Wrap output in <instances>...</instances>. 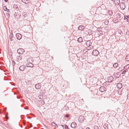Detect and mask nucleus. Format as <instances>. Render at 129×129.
<instances>
[{
    "instance_id": "nucleus-28",
    "label": "nucleus",
    "mask_w": 129,
    "mask_h": 129,
    "mask_svg": "<svg viewBox=\"0 0 129 129\" xmlns=\"http://www.w3.org/2000/svg\"><path fill=\"white\" fill-rule=\"evenodd\" d=\"M4 8V10L5 11H6L8 12H9V10L8 9L6 6H5Z\"/></svg>"
},
{
    "instance_id": "nucleus-12",
    "label": "nucleus",
    "mask_w": 129,
    "mask_h": 129,
    "mask_svg": "<svg viewBox=\"0 0 129 129\" xmlns=\"http://www.w3.org/2000/svg\"><path fill=\"white\" fill-rule=\"evenodd\" d=\"M114 4L116 6L118 5L120 3L119 0H114Z\"/></svg>"
},
{
    "instance_id": "nucleus-51",
    "label": "nucleus",
    "mask_w": 129,
    "mask_h": 129,
    "mask_svg": "<svg viewBox=\"0 0 129 129\" xmlns=\"http://www.w3.org/2000/svg\"><path fill=\"white\" fill-rule=\"evenodd\" d=\"M30 127H32L33 126V125H32V124H31V123H30Z\"/></svg>"
},
{
    "instance_id": "nucleus-50",
    "label": "nucleus",
    "mask_w": 129,
    "mask_h": 129,
    "mask_svg": "<svg viewBox=\"0 0 129 129\" xmlns=\"http://www.w3.org/2000/svg\"><path fill=\"white\" fill-rule=\"evenodd\" d=\"M114 21H116L115 22H118V20L117 19H116V20H114Z\"/></svg>"
},
{
    "instance_id": "nucleus-38",
    "label": "nucleus",
    "mask_w": 129,
    "mask_h": 129,
    "mask_svg": "<svg viewBox=\"0 0 129 129\" xmlns=\"http://www.w3.org/2000/svg\"><path fill=\"white\" fill-rule=\"evenodd\" d=\"M42 104H45L44 101L43 100H40Z\"/></svg>"
},
{
    "instance_id": "nucleus-39",
    "label": "nucleus",
    "mask_w": 129,
    "mask_h": 129,
    "mask_svg": "<svg viewBox=\"0 0 129 129\" xmlns=\"http://www.w3.org/2000/svg\"><path fill=\"white\" fill-rule=\"evenodd\" d=\"M23 15L24 16V17H26L27 15V14L26 13H23Z\"/></svg>"
},
{
    "instance_id": "nucleus-54",
    "label": "nucleus",
    "mask_w": 129,
    "mask_h": 129,
    "mask_svg": "<svg viewBox=\"0 0 129 129\" xmlns=\"http://www.w3.org/2000/svg\"><path fill=\"white\" fill-rule=\"evenodd\" d=\"M126 17H127V18H129V15L127 16H126Z\"/></svg>"
},
{
    "instance_id": "nucleus-43",
    "label": "nucleus",
    "mask_w": 129,
    "mask_h": 129,
    "mask_svg": "<svg viewBox=\"0 0 129 129\" xmlns=\"http://www.w3.org/2000/svg\"><path fill=\"white\" fill-rule=\"evenodd\" d=\"M15 64V62L14 60H12V64L13 66H14Z\"/></svg>"
},
{
    "instance_id": "nucleus-14",
    "label": "nucleus",
    "mask_w": 129,
    "mask_h": 129,
    "mask_svg": "<svg viewBox=\"0 0 129 129\" xmlns=\"http://www.w3.org/2000/svg\"><path fill=\"white\" fill-rule=\"evenodd\" d=\"M117 87L118 88L120 89L122 87V84L120 83H118L117 85Z\"/></svg>"
},
{
    "instance_id": "nucleus-19",
    "label": "nucleus",
    "mask_w": 129,
    "mask_h": 129,
    "mask_svg": "<svg viewBox=\"0 0 129 129\" xmlns=\"http://www.w3.org/2000/svg\"><path fill=\"white\" fill-rule=\"evenodd\" d=\"M21 1L25 4H27L30 3V0H21Z\"/></svg>"
},
{
    "instance_id": "nucleus-11",
    "label": "nucleus",
    "mask_w": 129,
    "mask_h": 129,
    "mask_svg": "<svg viewBox=\"0 0 129 129\" xmlns=\"http://www.w3.org/2000/svg\"><path fill=\"white\" fill-rule=\"evenodd\" d=\"M119 73H120L119 72H117V73H114L113 74V76L115 77H116V78H118L120 76Z\"/></svg>"
},
{
    "instance_id": "nucleus-20",
    "label": "nucleus",
    "mask_w": 129,
    "mask_h": 129,
    "mask_svg": "<svg viewBox=\"0 0 129 129\" xmlns=\"http://www.w3.org/2000/svg\"><path fill=\"white\" fill-rule=\"evenodd\" d=\"M84 27L83 25L79 26L78 27V29L79 30H82L84 29Z\"/></svg>"
},
{
    "instance_id": "nucleus-10",
    "label": "nucleus",
    "mask_w": 129,
    "mask_h": 129,
    "mask_svg": "<svg viewBox=\"0 0 129 129\" xmlns=\"http://www.w3.org/2000/svg\"><path fill=\"white\" fill-rule=\"evenodd\" d=\"M77 125V124L75 122H72L71 124V127L73 128H75L76 127Z\"/></svg>"
},
{
    "instance_id": "nucleus-46",
    "label": "nucleus",
    "mask_w": 129,
    "mask_h": 129,
    "mask_svg": "<svg viewBox=\"0 0 129 129\" xmlns=\"http://www.w3.org/2000/svg\"><path fill=\"white\" fill-rule=\"evenodd\" d=\"M7 17L9 18L10 17V14L9 13H7Z\"/></svg>"
},
{
    "instance_id": "nucleus-47",
    "label": "nucleus",
    "mask_w": 129,
    "mask_h": 129,
    "mask_svg": "<svg viewBox=\"0 0 129 129\" xmlns=\"http://www.w3.org/2000/svg\"><path fill=\"white\" fill-rule=\"evenodd\" d=\"M126 35H127V36L129 35V31H128L126 32Z\"/></svg>"
},
{
    "instance_id": "nucleus-18",
    "label": "nucleus",
    "mask_w": 129,
    "mask_h": 129,
    "mask_svg": "<svg viewBox=\"0 0 129 129\" xmlns=\"http://www.w3.org/2000/svg\"><path fill=\"white\" fill-rule=\"evenodd\" d=\"M97 30L98 31H96V32L98 35L100 36H101L103 34V32L102 30H98V29Z\"/></svg>"
},
{
    "instance_id": "nucleus-29",
    "label": "nucleus",
    "mask_w": 129,
    "mask_h": 129,
    "mask_svg": "<svg viewBox=\"0 0 129 129\" xmlns=\"http://www.w3.org/2000/svg\"><path fill=\"white\" fill-rule=\"evenodd\" d=\"M13 33H12L10 38V40L11 41H12L13 40L12 38H13Z\"/></svg>"
},
{
    "instance_id": "nucleus-8",
    "label": "nucleus",
    "mask_w": 129,
    "mask_h": 129,
    "mask_svg": "<svg viewBox=\"0 0 129 129\" xmlns=\"http://www.w3.org/2000/svg\"><path fill=\"white\" fill-rule=\"evenodd\" d=\"M99 53V51L97 50H93L92 52V54L94 56H97L98 55Z\"/></svg>"
},
{
    "instance_id": "nucleus-4",
    "label": "nucleus",
    "mask_w": 129,
    "mask_h": 129,
    "mask_svg": "<svg viewBox=\"0 0 129 129\" xmlns=\"http://www.w3.org/2000/svg\"><path fill=\"white\" fill-rule=\"evenodd\" d=\"M119 6L120 8L122 10H124L125 8V5L124 3H122L120 4Z\"/></svg>"
},
{
    "instance_id": "nucleus-40",
    "label": "nucleus",
    "mask_w": 129,
    "mask_h": 129,
    "mask_svg": "<svg viewBox=\"0 0 129 129\" xmlns=\"http://www.w3.org/2000/svg\"><path fill=\"white\" fill-rule=\"evenodd\" d=\"M118 93L119 94H121V92L119 90H117Z\"/></svg>"
},
{
    "instance_id": "nucleus-17",
    "label": "nucleus",
    "mask_w": 129,
    "mask_h": 129,
    "mask_svg": "<svg viewBox=\"0 0 129 129\" xmlns=\"http://www.w3.org/2000/svg\"><path fill=\"white\" fill-rule=\"evenodd\" d=\"M61 125L63 127V129H69L68 126L66 124H64V125L61 124Z\"/></svg>"
},
{
    "instance_id": "nucleus-31",
    "label": "nucleus",
    "mask_w": 129,
    "mask_h": 129,
    "mask_svg": "<svg viewBox=\"0 0 129 129\" xmlns=\"http://www.w3.org/2000/svg\"><path fill=\"white\" fill-rule=\"evenodd\" d=\"M104 23L105 25H108L109 23V21L108 20H106L104 21Z\"/></svg>"
},
{
    "instance_id": "nucleus-49",
    "label": "nucleus",
    "mask_w": 129,
    "mask_h": 129,
    "mask_svg": "<svg viewBox=\"0 0 129 129\" xmlns=\"http://www.w3.org/2000/svg\"><path fill=\"white\" fill-rule=\"evenodd\" d=\"M127 99H129V94H128L127 95Z\"/></svg>"
},
{
    "instance_id": "nucleus-34",
    "label": "nucleus",
    "mask_w": 129,
    "mask_h": 129,
    "mask_svg": "<svg viewBox=\"0 0 129 129\" xmlns=\"http://www.w3.org/2000/svg\"><path fill=\"white\" fill-rule=\"evenodd\" d=\"M118 66V64L117 63H115L113 65V66L114 68H117Z\"/></svg>"
},
{
    "instance_id": "nucleus-6",
    "label": "nucleus",
    "mask_w": 129,
    "mask_h": 129,
    "mask_svg": "<svg viewBox=\"0 0 129 129\" xmlns=\"http://www.w3.org/2000/svg\"><path fill=\"white\" fill-rule=\"evenodd\" d=\"M14 16L16 18L19 19L20 18V17L21 14L18 12H15V13L14 14Z\"/></svg>"
},
{
    "instance_id": "nucleus-33",
    "label": "nucleus",
    "mask_w": 129,
    "mask_h": 129,
    "mask_svg": "<svg viewBox=\"0 0 129 129\" xmlns=\"http://www.w3.org/2000/svg\"><path fill=\"white\" fill-rule=\"evenodd\" d=\"M63 109L64 110H69V108L67 106H65L63 108Z\"/></svg>"
},
{
    "instance_id": "nucleus-41",
    "label": "nucleus",
    "mask_w": 129,
    "mask_h": 129,
    "mask_svg": "<svg viewBox=\"0 0 129 129\" xmlns=\"http://www.w3.org/2000/svg\"><path fill=\"white\" fill-rule=\"evenodd\" d=\"M70 115L69 114H66L65 116L67 118H68L70 116Z\"/></svg>"
},
{
    "instance_id": "nucleus-55",
    "label": "nucleus",
    "mask_w": 129,
    "mask_h": 129,
    "mask_svg": "<svg viewBox=\"0 0 129 129\" xmlns=\"http://www.w3.org/2000/svg\"><path fill=\"white\" fill-rule=\"evenodd\" d=\"M6 119H9V117L8 116L6 117Z\"/></svg>"
},
{
    "instance_id": "nucleus-1",
    "label": "nucleus",
    "mask_w": 129,
    "mask_h": 129,
    "mask_svg": "<svg viewBox=\"0 0 129 129\" xmlns=\"http://www.w3.org/2000/svg\"><path fill=\"white\" fill-rule=\"evenodd\" d=\"M32 58H28L27 60V61L29 62V63L27 64V67H30L31 68L34 67V65L32 63V62H33V60H32Z\"/></svg>"
},
{
    "instance_id": "nucleus-25",
    "label": "nucleus",
    "mask_w": 129,
    "mask_h": 129,
    "mask_svg": "<svg viewBox=\"0 0 129 129\" xmlns=\"http://www.w3.org/2000/svg\"><path fill=\"white\" fill-rule=\"evenodd\" d=\"M17 60H18L19 61L20 60H21L22 59V55H20L18 56V57H17Z\"/></svg>"
},
{
    "instance_id": "nucleus-27",
    "label": "nucleus",
    "mask_w": 129,
    "mask_h": 129,
    "mask_svg": "<svg viewBox=\"0 0 129 129\" xmlns=\"http://www.w3.org/2000/svg\"><path fill=\"white\" fill-rule=\"evenodd\" d=\"M51 125L53 126H54L56 127H57L58 126L54 122H52L51 123Z\"/></svg>"
},
{
    "instance_id": "nucleus-32",
    "label": "nucleus",
    "mask_w": 129,
    "mask_h": 129,
    "mask_svg": "<svg viewBox=\"0 0 129 129\" xmlns=\"http://www.w3.org/2000/svg\"><path fill=\"white\" fill-rule=\"evenodd\" d=\"M116 16L117 18H119L121 17V15L120 13H118L116 14Z\"/></svg>"
},
{
    "instance_id": "nucleus-30",
    "label": "nucleus",
    "mask_w": 129,
    "mask_h": 129,
    "mask_svg": "<svg viewBox=\"0 0 129 129\" xmlns=\"http://www.w3.org/2000/svg\"><path fill=\"white\" fill-rule=\"evenodd\" d=\"M125 59L126 61H129V55H127Z\"/></svg>"
},
{
    "instance_id": "nucleus-9",
    "label": "nucleus",
    "mask_w": 129,
    "mask_h": 129,
    "mask_svg": "<svg viewBox=\"0 0 129 129\" xmlns=\"http://www.w3.org/2000/svg\"><path fill=\"white\" fill-rule=\"evenodd\" d=\"M84 119V116H80L79 117V118L78 119L79 122H83Z\"/></svg>"
},
{
    "instance_id": "nucleus-24",
    "label": "nucleus",
    "mask_w": 129,
    "mask_h": 129,
    "mask_svg": "<svg viewBox=\"0 0 129 129\" xmlns=\"http://www.w3.org/2000/svg\"><path fill=\"white\" fill-rule=\"evenodd\" d=\"M87 49L88 50H90L92 49L93 47V46L91 45V44L87 46Z\"/></svg>"
},
{
    "instance_id": "nucleus-52",
    "label": "nucleus",
    "mask_w": 129,
    "mask_h": 129,
    "mask_svg": "<svg viewBox=\"0 0 129 129\" xmlns=\"http://www.w3.org/2000/svg\"><path fill=\"white\" fill-rule=\"evenodd\" d=\"M8 0H4L5 2H7L8 1Z\"/></svg>"
},
{
    "instance_id": "nucleus-48",
    "label": "nucleus",
    "mask_w": 129,
    "mask_h": 129,
    "mask_svg": "<svg viewBox=\"0 0 129 129\" xmlns=\"http://www.w3.org/2000/svg\"><path fill=\"white\" fill-rule=\"evenodd\" d=\"M104 84L105 83V85H108L109 84V82H106L105 83H104Z\"/></svg>"
},
{
    "instance_id": "nucleus-16",
    "label": "nucleus",
    "mask_w": 129,
    "mask_h": 129,
    "mask_svg": "<svg viewBox=\"0 0 129 129\" xmlns=\"http://www.w3.org/2000/svg\"><path fill=\"white\" fill-rule=\"evenodd\" d=\"M91 81H92V84H94L96 82H97L96 79L95 78H92L91 79Z\"/></svg>"
},
{
    "instance_id": "nucleus-35",
    "label": "nucleus",
    "mask_w": 129,
    "mask_h": 129,
    "mask_svg": "<svg viewBox=\"0 0 129 129\" xmlns=\"http://www.w3.org/2000/svg\"><path fill=\"white\" fill-rule=\"evenodd\" d=\"M13 8L14 9H18V6L16 4H14L13 6Z\"/></svg>"
},
{
    "instance_id": "nucleus-21",
    "label": "nucleus",
    "mask_w": 129,
    "mask_h": 129,
    "mask_svg": "<svg viewBox=\"0 0 129 129\" xmlns=\"http://www.w3.org/2000/svg\"><path fill=\"white\" fill-rule=\"evenodd\" d=\"M86 45L87 46L91 44L90 40L87 41L86 43Z\"/></svg>"
},
{
    "instance_id": "nucleus-7",
    "label": "nucleus",
    "mask_w": 129,
    "mask_h": 129,
    "mask_svg": "<svg viewBox=\"0 0 129 129\" xmlns=\"http://www.w3.org/2000/svg\"><path fill=\"white\" fill-rule=\"evenodd\" d=\"M106 90V88L104 86H101L99 88V90L101 92H104Z\"/></svg>"
},
{
    "instance_id": "nucleus-44",
    "label": "nucleus",
    "mask_w": 129,
    "mask_h": 129,
    "mask_svg": "<svg viewBox=\"0 0 129 129\" xmlns=\"http://www.w3.org/2000/svg\"><path fill=\"white\" fill-rule=\"evenodd\" d=\"M118 31L119 33L120 34H121V33H122V31L120 29H118Z\"/></svg>"
},
{
    "instance_id": "nucleus-26",
    "label": "nucleus",
    "mask_w": 129,
    "mask_h": 129,
    "mask_svg": "<svg viewBox=\"0 0 129 129\" xmlns=\"http://www.w3.org/2000/svg\"><path fill=\"white\" fill-rule=\"evenodd\" d=\"M108 125L105 124L103 125V127L105 129H109L108 127Z\"/></svg>"
},
{
    "instance_id": "nucleus-53",
    "label": "nucleus",
    "mask_w": 129,
    "mask_h": 129,
    "mask_svg": "<svg viewBox=\"0 0 129 129\" xmlns=\"http://www.w3.org/2000/svg\"><path fill=\"white\" fill-rule=\"evenodd\" d=\"M127 19L126 18V17H124V20H125V19Z\"/></svg>"
},
{
    "instance_id": "nucleus-42",
    "label": "nucleus",
    "mask_w": 129,
    "mask_h": 129,
    "mask_svg": "<svg viewBox=\"0 0 129 129\" xmlns=\"http://www.w3.org/2000/svg\"><path fill=\"white\" fill-rule=\"evenodd\" d=\"M94 129H99V128L97 126L95 125L94 126Z\"/></svg>"
},
{
    "instance_id": "nucleus-57",
    "label": "nucleus",
    "mask_w": 129,
    "mask_h": 129,
    "mask_svg": "<svg viewBox=\"0 0 129 129\" xmlns=\"http://www.w3.org/2000/svg\"><path fill=\"white\" fill-rule=\"evenodd\" d=\"M27 118H31V117H27Z\"/></svg>"
},
{
    "instance_id": "nucleus-58",
    "label": "nucleus",
    "mask_w": 129,
    "mask_h": 129,
    "mask_svg": "<svg viewBox=\"0 0 129 129\" xmlns=\"http://www.w3.org/2000/svg\"><path fill=\"white\" fill-rule=\"evenodd\" d=\"M17 98H18V96H17Z\"/></svg>"
},
{
    "instance_id": "nucleus-45",
    "label": "nucleus",
    "mask_w": 129,
    "mask_h": 129,
    "mask_svg": "<svg viewBox=\"0 0 129 129\" xmlns=\"http://www.w3.org/2000/svg\"><path fill=\"white\" fill-rule=\"evenodd\" d=\"M25 122H26V121L25 120H24L23 121V124H24V125H25L26 124L25 123Z\"/></svg>"
},
{
    "instance_id": "nucleus-2",
    "label": "nucleus",
    "mask_w": 129,
    "mask_h": 129,
    "mask_svg": "<svg viewBox=\"0 0 129 129\" xmlns=\"http://www.w3.org/2000/svg\"><path fill=\"white\" fill-rule=\"evenodd\" d=\"M85 32L86 34L88 35H90L93 34V31L91 30L88 29L86 28L85 29Z\"/></svg>"
},
{
    "instance_id": "nucleus-22",
    "label": "nucleus",
    "mask_w": 129,
    "mask_h": 129,
    "mask_svg": "<svg viewBox=\"0 0 129 129\" xmlns=\"http://www.w3.org/2000/svg\"><path fill=\"white\" fill-rule=\"evenodd\" d=\"M129 68V64H127L126 66H125L123 70H128V69Z\"/></svg>"
},
{
    "instance_id": "nucleus-36",
    "label": "nucleus",
    "mask_w": 129,
    "mask_h": 129,
    "mask_svg": "<svg viewBox=\"0 0 129 129\" xmlns=\"http://www.w3.org/2000/svg\"><path fill=\"white\" fill-rule=\"evenodd\" d=\"M109 15H111L113 14L112 11L111 10L109 11L108 12Z\"/></svg>"
},
{
    "instance_id": "nucleus-37",
    "label": "nucleus",
    "mask_w": 129,
    "mask_h": 129,
    "mask_svg": "<svg viewBox=\"0 0 129 129\" xmlns=\"http://www.w3.org/2000/svg\"><path fill=\"white\" fill-rule=\"evenodd\" d=\"M128 72V71L127 70V71L126 70H124V71H123L122 72V74H125L127 72Z\"/></svg>"
},
{
    "instance_id": "nucleus-3",
    "label": "nucleus",
    "mask_w": 129,
    "mask_h": 129,
    "mask_svg": "<svg viewBox=\"0 0 129 129\" xmlns=\"http://www.w3.org/2000/svg\"><path fill=\"white\" fill-rule=\"evenodd\" d=\"M25 51L22 48H19L17 50V52L20 54H22Z\"/></svg>"
},
{
    "instance_id": "nucleus-5",
    "label": "nucleus",
    "mask_w": 129,
    "mask_h": 129,
    "mask_svg": "<svg viewBox=\"0 0 129 129\" xmlns=\"http://www.w3.org/2000/svg\"><path fill=\"white\" fill-rule=\"evenodd\" d=\"M16 37L18 40H20L21 39L22 36L20 34L17 33L16 34Z\"/></svg>"
},
{
    "instance_id": "nucleus-56",
    "label": "nucleus",
    "mask_w": 129,
    "mask_h": 129,
    "mask_svg": "<svg viewBox=\"0 0 129 129\" xmlns=\"http://www.w3.org/2000/svg\"><path fill=\"white\" fill-rule=\"evenodd\" d=\"M110 78L111 79H113V77H110Z\"/></svg>"
},
{
    "instance_id": "nucleus-23",
    "label": "nucleus",
    "mask_w": 129,
    "mask_h": 129,
    "mask_svg": "<svg viewBox=\"0 0 129 129\" xmlns=\"http://www.w3.org/2000/svg\"><path fill=\"white\" fill-rule=\"evenodd\" d=\"M83 39L81 37H80L78 39L77 41L79 42H81L83 41Z\"/></svg>"
},
{
    "instance_id": "nucleus-13",
    "label": "nucleus",
    "mask_w": 129,
    "mask_h": 129,
    "mask_svg": "<svg viewBox=\"0 0 129 129\" xmlns=\"http://www.w3.org/2000/svg\"><path fill=\"white\" fill-rule=\"evenodd\" d=\"M35 88L37 89H39L41 88V84L40 83H39L35 85Z\"/></svg>"
},
{
    "instance_id": "nucleus-15",
    "label": "nucleus",
    "mask_w": 129,
    "mask_h": 129,
    "mask_svg": "<svg viewBox=\"0 0 129 129\" xmlns=\"http://www.w3.org/2000/svg\"><path fill=\"white\" fill-rule=\"evenodd\" d=\"M26 68V66L24 65L21 66L19 68V69L20 70L23 71H24Z\"/></svg>"
}]
</instances>
